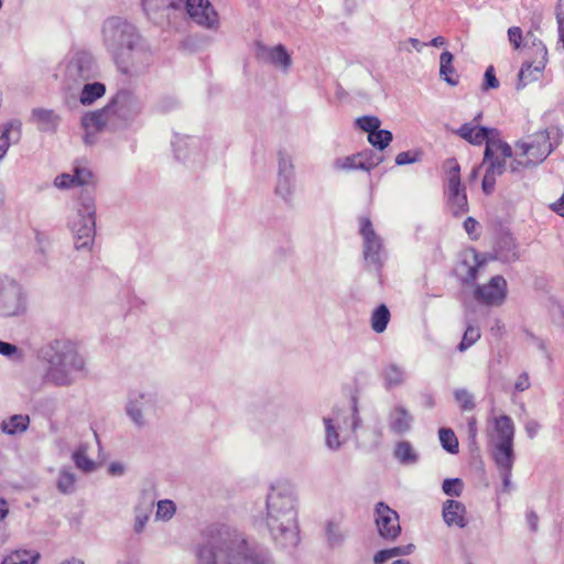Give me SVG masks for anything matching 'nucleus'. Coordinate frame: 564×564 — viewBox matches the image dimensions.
<instances>
[{"instance_id":"obj_9","label":"nucleus","mask_w":564,"mask_h":564,"mask_svg":"<svg viewBox=\"0 0 564 564\" xmlns=\"http://www.w3.org/2000/svg\"><path fill=\"white\" fill-rule=\"evenodd\" d=\"M155 410L156 397L153 392L134 390L128 394L124 412L138 430L149 424Z\"/></svg>"},{"instance_id":"obj_16","label":"nucleus","mask_w":564,"mask_h":564,"mask_svg":"<svg viewBox=\"0 0 564 564\" xmlns=\"http://www.w3.org/2000/svg\"><path fill=\"white\" fill-rule=\"evenodd\" d=\"M382 162V156L372 153V151L358 152L352 155L337 158L333 165L338 171L362 170L370 172Z\"/></svg>"},{"instance_id":"obj_52","label":"nucleus","mask_w":564,"mask_h":564,"mask_svg":"<svg viewBox=\"0 0 564 564\" xmlns=\"http://www.w3.org/2000/svg\"><path fill=\"white\" fill-rule=\"evenodd\" d=\"M454 397L464 411H470L475 408L474 398L466 389H457Z\"/></svg>"},{"instance_id":"obj_47","label":"nucleus","mask_w":564,"mask_h":564,"mask_svg":"<svg viewBox=\"0 0 564 564\" xmlns=\"http://www.w3.org/2000/svg\"><path fill=\"white\" fill-rule=\"evenodd\" d=\"M480 338V330L477 326L467 324L466 330L463 335V339L458 345L459 351H465L467 348L473 346Z\"/></svg>"},{"instance_id":"obj_57","label":"nucleus","mask_w":564,"mask_h":564,"mask_svg":"<svg viewBox=\"0 0 564 564\" xmlns=\"http://www.w3.org/2000/svg\"><path fill=\"white\" fill-rule=\"evenodd\" d=\"M54 185L63 189L75 186L76 184L74 182V175L68 173L61 174L56 176Z\"/></svg>"},{"instance_id":"obj_37","label":"nucleus","mask_w":564,"mask_h":564,"mask_svg":"<svg viewBox=\"0 0 564 564\" xmlns=\"http://www.w3.org/2000/svg\"><path fill=\"white\" fill-rule=\"evenodd\" d=\"M325 425V444L332 451H337L341 446L339 440L338 427L334 423V419L324 417Z\"/></svg>"},{"instance_id":"obj_50","label":"nucleus","mask_w":564,"mask_h":564,"mask_svg":"<svg viewBox=\"0 0 564 564\" xmlns=\"http://www.w3.org/2000/svg\"><path fill=\"white\" fill-rule=\"evenodd\" d=\"M442 488L447 496L459 497L463 492L464 484L459 478H448L443 481Z\"/></svg>"},{"instance_id":"obj_33","label":"nucleus","mask_w":564,"mask_h":564,"mask_svg":"<svg viewBox=\"0 0 564 564\" xmlns=\"http://www.w3.org/2000/svg\"><path fill=\"white\" fill-rule=\"evenodd\" d=\"M393 455L403 465H413L419 460L417 453L408 441L398 442Z\"/></svg>"},{"instance_id":"obj_40","label":"nucleus","mask_w":564,"mask_h":564,"mask_svg":"<svg viewBox=\"0 0 564 564\" xmlns=\"http://www.w3.org/2000/svg\"><path fill=\"white\" fill-rule=\"evenodd\" d=\"M438 437H440L442 447L446 452H448L451 454L458 453V440H457L455 433L451 429H446V427L440 429Z\"/></svg>"},{"instance_id":"obj_15","label":"nucleus","mask_w":564,"mask_h":564,"mask_svg":"<svg viewBox=\"0 0 564 564\" xmlns=\"http://www.w3.org/2000/svg\"><path fill=\"white\" fill-rule=\"evenodd\" d=\"M376 525L381 538L394 540L401 533L399 514L384 502H378L375 508Z\"/></svg>"},{"instance_id":"obj_61","label":"nucleus","mask_w":564,"mask_h":564,"mask_svg":"<svg viewBox=\"0 0 564 564\" xmlns=\"http://www.w3.org/2000/svg\"><path fill=\"white\" fill-rule=\"evenodd\" d=\"M527 523L532 532H536L539 528V516L535 511L529 510L525 514Z\"/></svg>"},{"instance_id":"obj_34","label":"nucleus","mask_w":564,"mask_h":564,"mask_svg":"<svg viewBox=\"0 0 564 564\" xmlns=\"http://www.w3.org/2000/svg\"><path fill=\"white\" fill-rule=\"evenodd\" d=\"M106 93V87L104 84L95 82L91 84H85L79 100L83 105L88 106L95 102L97 99L102 97Z\"/></svg>"},{"instance_id":"obj_3","label":"nucleus","mask_w":564,"mask_h":564,"mask_svg":"<svg viewBox=\"0 0 564 564\" xmlns=\"http://www.w3.org/2000/svg\"><path fill=\"white\" fill-rule=\"evenodd\" d=\"M142 109L141 99L132 90H118L105 107L82 117L84 142L94 144L96 133L102 129L115 131L129 127L141 115Z\"/></svg>"},{"instance_id":"obj_62","label":"nucleus","mask_w":564,"mask_h":564,"mask_svg":"<svg viewBox=\"0 0 564 564\" xmlns=\"http://www.w3.org/2000/svg\"><path fill=\"white\" fill-rule=\"evenodd\" d=\"M539 430H540V424L536 421L531 420V421L527 422L525 432L530 438L535 437Z\"/></svg>"},{"instance_id":"obj_36","label":"nucleus","mask_w":564,"mask_h":564,"mask_svg":"<svg viewBox=\"0 0 564 564\" xmlns=\"http://www.w3.org/2000/svg\"><path fill=\"white\" fill-rule=\"evenodd\" d=\"M390 321V312L387 305H379L371 314V328L375 333H383Z\"/></svg>"},{"instance_id":"obj_27","label":"nucleus","mask_w":564,"mask_h":564,"mask_svg":"<svg viewBox=\"0 0 564 564\" xmlns=\"http://www.w3.org/2000/svg\"><path fill=\"white\" fill-rule=\"evenodd\" d=\"M454 56L451 52L444 51L440 56V77L451 86L458 84V75L453 66Z\"/></svg>"},{"instance_id":"obj_30","label":"nucleus","mask_w":564,"mask_h":564,"mask_svg":"<svg viewBox=\"0 0 564 564\" xmlns=\"http://www.w3.org/2000/svg\"><path fill=\"white\" fill-rule=\"evenodd\" d=\"M544 69L538 70V58L531 62H524L518 75L517 89L523 88L527 84L539 79Z\"/></svg>"},{"instance_id":"obj_22","label":"nucleus","mask_w":564,"mask_h":564,"mask_svg":"<svg viewBox=\"0 0 564 564\" xmlns=\"http://www.w3.org/2000/svg\"><path fill=\"white\" fill-rule=\"evenodd\" d=\"M466 508L457 500H446L443 506V519L449 527L465 528L467 525Z\"/></svg>"},{"instance_id":"obj_13","label":"nucleus","mask_w":564,"mask_h":564,"mask_svg":"<svg viewBox=\"0 0 564 564\" xmlns=\"http://www.w3.org/2000/svg\"><path fill=\"white\" fill-rule=\"evenodd\" d=\"M507 297V281L502 275L492 276L488 283L479 284L474 299L487 306H500Z\"/></svg>"},{"instance_id":"obj_1","label":"nucleus","mask_w":564,"mask_h":564,"mask_svg":"<svg viewBox=\"0 0 564 564\" xmlns=\"http://www.w3.org/2000/svg\"><path fill=\"white\" fill-rule=\"evenodd\" d=\"M197 564H271L269 552L238 528L214 523L203 532Z\"/></svg>"},{"instance_id":"obj_56","label":"nucleus","mask_w":564,"mask_h":564,"mask_svg":"<svg viewBox=\"0 0 564 564\" xmlns=\"http://www.w3.org/2000/svg\"><path fill=\"white\" fill-rule=\"evenodd\" d=\"M0 355L9 357L12 360L20 359L21 355L18 347L13 344L0 340Z\"/></svg>"},{"instance_id":"obj_43","label":"nucleus","mask_w":564,"mask_h":564,"mask_svg":"<svg viewBox=\"0 0 564 564\" xmlns=\"http://www.w3.org/2000/svg\"><path fill=\"white\" fill-rule=\"evenodd\" d=\"M326 536L332 547L339 546L345 540V533L335 521H328L326 524Z\"/></svg>"},{"instance_id":"obj_2","label":"nucleus","mask_w":564,"mask_h":564,"mask_svg":"<svg viewBox=\"0 0 564 564\" xmlns=\"http://www.w3.org/2000/svg\"><path fill=\"white\" fill-rule=\"evenodd\" d=\"M102 45L118 69L129 76L143 73L153 62L152 52L140 32L120 17L106 19L101 26Z\"/></svg>"},{"instance_id":"obj_64","label":"nucleus","mask_w":564,"mask_h":564,"mask_svg":"<svg viewBox=\"0 0 564 564\" xmlns=\"http://www.w3.org/2000/svg\"><path fill=\"white\" fill-rule=\"evenodd\" d=\"M390 558H391V556L388 552V549H386V550H381L376 553V555L373 557V562H375V564H383Z\"/></svg>"},{"instance_id":"obj_17","label":"nucleus","mask_w":564,"mask_h":564,"mask_svg":"<svg viewBox=\"0 0 564 564\" xmlns=\"http://www.w3.org/2000/svg\"><path fill=\"white\" fill-rule=\"evenodd\" d=\"M254 55L258 59L288 72L292 65L291 55L282 44L268 46L260 41L254 43Z\"/></svg>"},{"instance_id":"obj_19","label":"nucleus","mask_w":564,"mask_h":564,"mask_svg":"<svg viewBox=\"0 0 564 564\" xmlns=\"http://www.w3.org/2000/svg\"><path fill=\"white\" fill-rule=\"evenodd\" d=\"M485 265V258L475 249L464 251L457 267V274L462 283L464 285L473 284Z\"/></svg>"},{"instance_id":"obj_10","label":"nucleus","mask_w":564,"mask_h":564,"mask_svg":"<svg viewBox=\"0 0 564 564\" xmlns=\"http://www.w3.org/2000/svg\"><path fill=\"white\" fill-rule=\"evenodd\" d=\"M25 311L26 296L22 285L14 279L0 278V316H20Z\"/></svg>"},{"instance_id":"obj_7","label":"nucleus","mask_w":564,"mask_h":564,"mask_svg":"<svg viewBox=\"0 0 564 564\" xmlns=\"http://www.w3.org/2000/svg\"><path fill=\"white\" fill-rule=\"evenodd\" d=\"M68 227L73 232L75 249L89 251L96 235V206L93 197L87 195L80 198L68 219Z\"/></svg>"},{"instance_id":"obj_23","label":"nucleus","mask_w":564,"mask_h":564,"mask_svg":"<svg viewBox=\"0 0 564 564\" xmlns=\"http://www.w3.org/2000/svg\"><path fill=\"white\" fill-rule=\"evenodd\" d=\"M154 506V497L151 492H143L141 497L140 503L134 509V525L133 530L135 533H141L147 522L150 519V514L152 512Z\"/></svg>"},{"instance_id":"obj_25","label":"nucleus","mask_w":564,"mask_h":564,"mask_svg":"<svg viewBox=\"0 0 564 564\" xmlns=\"http://www.w3.org/2000/svg\"><path fill=\"white\" fill-rule=\"evenodd\" d=\"M412 416L402 405L394 406L389 413V429L394 434L401 435L410 431Z\"/></svg>"},{"instance_id":"obj_51","label":"nucleus","mask_w":564,"mask_h":564,"mask_svg":"<svg viewBox=\"0 0 564 564\" xmlns=\"http://www.w3.org/2000/svg\"><path fill=\"white\" fill-rule=\"evenodd\" d=\"M176 511L175 505L171 500H160L158 502L156 519L170 520Z\"/></svg>"},{"instance_id":"obj_42","label":"nucleus","mask_w":564,"mask_h":564,"mask_svg":"<svg viewBox=\"0 0 564 564\" xmlns=\"http://www.w3.org/2000/svg\"><path fill=\"white\" fill-rule=\"evenodd\" d=\"M183 0H142L144 11L149 14L151 11L163 9H181Z\"/></svg>"},{"instance_id":"obj_45","label":"nucleus","mask_w":564,"mask_h":564,"mask_svg":"<svg viewBox=\"0 0 564 564\" xmlns=\"http://www.w3.org/2000/svg\"><path fill=\"white\" fill-rule=\"evenodd\" d=\"M294 188V177L278 176L275 194L284 200H290Z\"/></svg>"},{"instance_id":"obj_55","label":"nucleus","mask_w":564,"mask_h":564,"mask_svg":"<svg viewBox=\"0 0 564 564\" xmlns=\"http://www.w3.org/2000/svg\"><path fill=\"white\" fill-rule=\"evenodd\" d=\"M421 160V153L420 152H411V151H404L400 152L395 158V164L397 165H405L419 162Z\"/></svg>"},{"instance_id":"obj_11","label":"nucleus","mask_w":564,"mask_h":564,"mask_svg":"<svg viewBox=\"0 0 564 564\" xmlns=\"http://www.w3.org/2000/svg\"><path fill=\"white\" fill-rule=\"evenodd\" d=\"M514 424L510 416L500 415L494 421L491 435V455L494 459L514 458L513 452Z\"/></svg>"},{"instance_id":"obj_18","label":"nucleus","mask_w":564,"mask_h":564,"mask_svg":"<svg viewBox=\"0 0 564 564\" xmlns=\"http://www.w3.org/2000/svg\"><path fill=\"white\" fill-rule=\"evenodd\" d=\"M453 132L473 145H481L482 143H486L487 148L488 142L492 141L506 143L505 141L498 138L499 132L497 129L479 127L474 122H466L462 124L458 129L454 130Z\"/></svg>"},{"instance_id":"obj_6","label":"nucleus","mask_w":564,"mask_h":564,"mask_svg":"<svg viewBox=\"0 0 564 564\" xmlns=\"http://www.w3.org/2000/svg\"><path fill=\"white\" fill-rule=\"evenodd\" d=\"M553 151L547 130L539 131L516 143L509 171L513 174L541 164Z\"/></svg>"},{"instance_id":"obj_63","label":"nucleus","mask_w":564,"mask_h":564,"mask_svg":"<svg viewBox=\"0 0 564 564\" xmlns=\"http://www.w3.org/2000/svg\"><path fill=\"white\" fill-rule=\"evenodd\" d=\"M555 11L557 26H564V0H558Z\"/></svg>"},{"instance_id":"obj_29","label":"nucleus","mask_w":564,"mask_h":564,"mask_svg":"<svg viewBox=\"0 0 564 564\" xmlns=\"http://www.w3.org/2000/svg\"><path fill=\"white\" fill-rule=\"evenodd\" d=\"M382 378L384 381V387L387 389H392L404 383L405 371L397 364H388L382 369Z\"/></svg>"},{"instance_id":"obj_60","label":"nucleus","mask_w":564,"mask_h":564,"mask_svg":"<svg viewBox=\"0 0 564 564\" xmlns=\"http://www.w3.org/2000/svg\"><path fill=\"white\" fill-rule=\"evenodd\" d=\"M529 387H530L529 376H528V373L523 372L518 377V379L514 383V389L518 392H523V391L528 390Z\"/></svg>"},{"instance_id":"obj_24","label":"nucleus","mask_w":564,"mask_h":564,"mask_svg":"<svg viewBox=\"0 0 564 564\" xmlns=\"http://www.w3.org/2000/svg\"><path fill=\"white\" fill-rule=\"evenodd\" d=\"M32 119L42 132H55L61 117L51 109L35 108L32 110Z\"/></svg>"},{"instance_id":"obj_38","label":"nucleus","mask_w":564,"mask_h":564,"mask_svg":"<svg viewBox=\"0 0 564 564\" xmlns=\"http://www.w3.org/2000/svg\"><path fill=\"white\" fill-rule=\"evenodd\" d=\"M73 460L77 468L90 473L96 469V464L87 456V446L80 445L73 454Z\"/></svg>"},{"instance_id":"obj_12","label":"nucleus","mask_w":564,"mask_h":564,"mask_svg":"<svg viewBox=\"0 0 564 564\" xmlns=\"http://www.w3.org/2000/svg\"><path fill=\"white\" fill-rule=\"evenodd\" d=\"M359 232L364 240V258L367 265L379 272L382 268L386 252L382 239L373 229L372 223L368 217L359 219Z\"/></svg>"},{"instance_id":"obj_32","label":"nucleus","mask_w":564,"mask_h":564,"mask_svg":"<svg viewBox=\"0 0 564 564\" xmlns=\"http://www.w3.org/2000/svg\"><path fill=\"white\" fill-rule=\"evenodd\" d=\"M448 194V204L451 206L452 213L455 216L462 215L467 210V196L465 189L460 186H455L452 191L451 186H447Z\"/></svg>"},{"instance_id":"obj_5","label":"nucleus","mask_w":564,"mask_h":564,"mask_svg":"<svg viewBox=\"0 0 564 564\" xmlns=\"http://www.w3.org/2000/svg\"><path fill=\"white\" fill-rule=\"evenodd\" d=\"M46 364L43 379L55 387H69L87 375L86 360L77 343L59 338L42 348Z\"/></svg>"},{"instance_id":"obj_26","label":"nucleus","mask_w":564,"mask_h":564,"mask_svg":"<svg viewBox=\"0 0 564 564\" xmlns=\"http://www.w3.org/2000/svg\"><path fill=\"white\" fill-rule=\"evenodd\" d=\"M21 135V123L19 121L8 122L0 134V160H2L11 144L17 143Z\"/></svg>"},{"instance_id":"obj_54","label":"nucleus","mask_w":564,"mask_h":564,"mask_svg":"<svg viewBox=\"0 0 564 564\" xmlns=\"http://www.w3.org/2000/svg\"><path fill=\"white\" fill-rule=\"evenodd\" d=\"M508 40L513 50H520L523 46V32L519 26H511L508 29Z\"/></svg>"},{"instance_id":"obj_8","label":"nucleus","mask_w":564,"mask_h":564,"mask_svg":"<svg viewBox=\"0 0 564 564\" xmlns=\"http://www.w3.org/2000/svg\"><path fill=\"white\" fill-rule=\"evenodd\" d=\"M512 158V149L508 143L488 142L485 148L482 164L486 173L482 178V191L489 195L494 192L496 178L506 171V160Z\"/></svg>"},{"instance_id":"obj_41","label":"nucleus","mask_w":564,"mask_h":564,"mask_svg":"<svg viewBox=\"0 0 564 564\" xmlns=\"http://www.w3.org/2000/svg\"><path fill=\"white\" fill-rule=\"evenodd\" d=\"M498 469L500 477L502 479L503 488L509 490L511 487V471L514 463V458H499L494 459Z\"/></svg>"},{"instance_id":"obj_31","label":"nucleus","mask_w":564,"mask_h":564,"mask_svg":"<svg viewBox=\"0 0 564 564\" xmlns=\"http://www.w3.org/2000/svg\"><path fill=\"white\" fill-rule=\"evenodd\" d=\"M525 40L530 42V48L533 51L534 58H538V70L544 69L549 61L545 44L531 30L527 32Z\"/></svg>"},{"instance_id":"obj_39","label":"nucleus","mask_w":564,"mask_h":564,"mask_svg":"<svg viewBox=\"0 0 564 564\" xmlns=\"http://www.w3.org/2000/svg\"><path fill=\"white\" fill-rule=\"evenodd\" d=\"M278 176L294 177L293 160L285 150L278 152Z\"/></svg>"},{"instance_id":"obj_46","label":"nucleus","mask_w":564,"mask_h":564,"mask_svg":"<svg viewBox=\"0 0 564 564\" xmlns=\"http://www.w3.org/2000/svg\"><path fill=\"white\" fill-rule=\"evenodd\" d=\"M368 141L377 149L383 150L392 141V133L389 130L378 129L371 134H368Z\"/></svg>"},{"instance_id":"obj_53","label":"nucleus","mask_w":564,"mask_h":564,"mask_svg":"<svg viewBox=\"0 0 564 564\" xmlns=\"http://www.w3.org/2000/svg\"><path fill=\"white\" fill-rule=\"evenodd\" d=\"M73 175L75 184L80 186L90 184L93 180V173L85 166H75Z\"/></svg>"},{"instance_id":"obj_59","label":"nucleus","mask_w":564,"mask_h":564,"mask_svg":"<svg viewBox=\"0 0 564 564\" xmlns=\"http://www.w3.org/2000/svg\"><path fill=\"white\" fill-rule=\"evenodd\" d=\"M35 240H36V243H37V251L42 254V256H45L46 251H47V248L50 246V241H48V238L40 232V231H35Z\"/></svg>"},{"instance_id":"obj_35","label":"nucleus","mask_w":564,"mask_h":564,"mask_svg":"<svg viewBox=\"0 0 564 564\" xmlns=\"http://www.w3.org/2000/svg\"><path fill=\"white\" fill-rule=\"evenodd\" d=\"M39 558V552L18 550L6 556L1 564H35Z\"/></svg>"},{"instance_id":"obj_14","label":"nucleus","mask_w":564,"mask_h":564,"mask_svg":"<svg viewBox=\"0 0 564 564\" xmlns=\"http://www.w3.org/2000/svg\"><path fill=\"white\" fill-rule=\"evenodd\" d=\"M96 75V61L90 53L85 51L75 53L66 66V76L73 82H85Z\"/></svg>"},{"instance_id":"obj_44","label":"nucleus","mask_w":564,"mask_h":564,"mask_svg":"<svg viewBox=\"0 0 564 564\" xmlns=\"http://www.w3.org/2000/svg\"><path fill=\"white\" fill-rule=\"evenodd\" d=\"M444 167L448 175L447 186H451L452 191L455 188V186H460V166L457 163L456 159H447L444 163Z\"/></svg>"},{"instance_id":"obj_28","label":"nucleus","mask_w":564,"mask_h":564,"mask_svg":"<svg viewBox=\"0 0 564 564\" xmlns=\"http://www.w3.org/2000/svg\"><path fill=\"white\" fill-rule=\"evenodd\" d=\"M30 425L29 415L14 414L8 420L1 422V431L8 435L21 434L28 430Z\"/></svg>"},{"instance_id":"obj_48","label":"nucleus","mask_w":564,"mask_h":564,"mask_svg":"<svg viewBox=\"0 0 564 564\" xmlns=\"http://www.w3.org/2000/svg\"><path fill=\"white\" fill-rule=\"evenodd\" d=\"M57 488L63 494H70L75 488V476L74 474L62 470L57 480Z\"/></svg>"},{"instance_id":"obj_20","label":"nucleus","mask_w":564,"mask_h":564,"mask_svg":"<svg viewBox=\"0 0 564 564\" xmlns=\"http://www.w3.org/2000/svg\"><path fill=\"white\" fill-rule=\"evenodd\" d=\"M185 8L191 19L205 28H214L218 23V14L208 0H186L181 8Z\"/></svg>"},{"instance_id":"obj_4","label":"nucleus","mask_w":564,"mask_h":564,"mask_svg":"<svg viewBox=\"0 0 564 564\" xmlns=\"http://www.w3.org/2000/svg\"><path fill=\"white\" fill-rule=\"evenodd\" d=\"M265 527L279 547L289 550L299 544L295 499L288 486H271L267 496Z\"/></svg>"},{"instance_id":"obj_49","label":"nucleus","mask_w":564,"mask_h":564,"mask_svg":"<svg viewBox=\"0 0 564 564\" xmlns=\"http://www.w3.org/2000/svg\"><path fill=\"white\" fill-rule=\"evenodd\" d=\"M356 123L361 130L371 134L380 128L381 121L376 116H362L356 120Z\"/></svg>"},{"instance_id":"obj_58","label":"nucleus","mask_w":564,"mask_h":564,"mask_svg":"<svg viewBox=\"0 0 564 564\" xmlns=\"http://www.w3.org/2000/svg\"><path fill=\"white\" fill-rule=\"evenodd\" d=\"M499 87V82L495 75L494 66L487 67L485 72L484 89H495Z\"/></svg>"},{"instance_id":"obj_21","label":"nucleus","mask_w":564,"mask_h":564,"mask_svg":"<svg viewBox=\"0 0 564 564\" xmlns=\"http://www.w3.org/2000/svg\"><path fill=\"white\" fill-rule=\"evenodd\" d=\"M352 404L347 410H335L334 411V423L343 432L348 431L355 433L359 426L360 417L358 415L357 400L352 399Z\"/></svg>"}]
</instances>
